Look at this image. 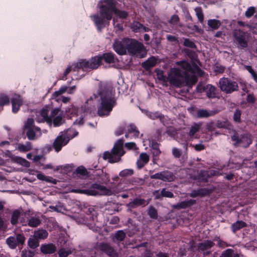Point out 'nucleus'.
<instances>
[{
    "label": "nucleus",
    "instance_id": "nucleus-1",
    "mask_svg": "<svg viewBox=\"0 0 257 257\" xmlns=\"http://www.w3.org/2000/svg\"><path fill=\"white\" fill-rule=\"evenodd\" d=\"M103 3L105 4H103L101 1L98 4L99 15L96 14L90 16L98 32H101L103 29L109 25L110 21L112 18V14H114L121 19H125L128 16L127 12L119 10L116 8V1L103 0Z\"/></svg>",
    "mask_w": 257,
    "mask_h": 257
},
{
    "label": "nucleus",
    "instance_id": "nucleus-2",
    "mask_svg": "<svg viewBox=\"0 0 257 257\" xmlns=\"http://www.w3.org/2000/svg\"><path fill=\"white\" fill-rule=\"evenodd\" d=\"M176 64L183 70L177 68H172L168 76L170 83L176 87H181L183 86L191 87L197 82V77L194 74H190L191 66L189 62L185 60L178 61Z\"/></svg>",
    "mask_w": 257,
    "mask_h": 257
},
{
    "label": "nucleus",
    "instance_id": "nucleus-3",
    "mask_svg": "<svg viewBox=\"0 0 257 257\" xmlns=\"http://www.w3.org/2000/svg\"><path fill=\"white\" fill-rule=\"evenodd\" d=\"M95 97H99V105L97 107V114L100 116H108L116 104V98L112 94V91L108 87L103 84L99 86L97 95Z\"/></svg>",
    "mask_w": 257,
    "mask_h": 257
},
{
    "label": "nucleus",
    "instance_id": "nucleus-4",
    "mask_svg": "<svg viewBox=\"0 0 257 257\" xmlns=\"http://www.w3.org/2000/svg\"><path fill=\"white\" fill-rule=\"evenodd\" d=\"M87 189H73V192L76 193L85 194L88 196L111 195L112 191L105 186L97 183L86 184Z\"/></svg>",
    "mask_w": 257,
    "mask_h": 257
},
{
    "label": "nucleus",
    "instance_id": "nucleus-5",
    "mask_svg": "<svg viewBox=\"0 0 257 257\" xmlns=\"http://www.w3.org/2000/svg\"><path fill=\"white\" fill-rule=\"evenodd\" d=\"M102 64L99 55L92 57L88 60L81 59L75 63L74 69L86 70L88 69H96Z\"/></svg>",
    "mask_w": 257,
    "mask_h": 257
},
{
    "label": "nucleus",
    "instance_id": "nucleus-6",
    "mask_svg": "<svg viewBox=\"0 0 257 257\" xmlns=\"http://www.w3.org/2000/svg\"><path fill=\"white\" fill-rule=\"evenodd\" d=\"M125 41L126 44L127 51L130 54L139 55L142 54L143 52L145 55L146 54L145 47L141 42L136 39L129 38H126Z\"/></svg>",
    "mask_w": 257,
    "mask_h": 257
},
{
    "label": "nucleus",
    "instance_id": "nucleus-7",
    "mask_svg": "<svg viewBox=\"0 0 257 257\" xmlns=\"http://www.w3.org/2000/svg\"><path fill=\"white\" fill-rule=\"evenodd\" d=\"M220 90L226 94H230L238 90V83L229 78L222 77L219 80Z\"/></svg>",
    "mask_w": 257,
    "mask_h": 257
},
{
    "label": "nucleus",
    "instance_id": "nucleus-8",
    "mask_svg": "<svg viewBox=\"0 0 257 257\" xmlns=\"http://www.w3.org/2000/svg\"><path fill=\"white\" fill-rule=\"evenodd\" d=\"M231 140L234 142V146H240L243 148H247L252 143V139L248 134H243L239 135L235 132L231 137Z\"/></svg>",
    "mask_w": 257,
    "mask_h": 257
},
{
    "label": "nucleus",
    "instance_id": "nucleus-9",
    "mask_svg": "<svg viewBox=\"0 0 257 257\" xmlns=\"http://www.w3.org/2000/svg\"><path fill=\"white\" fill-rule=\"evenodd\" d=\"M233 37L239 49H244L247 47V36L246 32L240 29L235 30L233 32Z\"/></svg>",
    "mask_w": 257,
    "mask_h": 257
},
{
    "label": "nucleus",
    "instance_id": "nucleus-10",
    "mask_svg": "<svg viewBox=\"0 0 257 257\" xmlns=\"http://www.w3.org/2000/svg\"><path fill=\"white\" fill-rule=\"evenodd\" d=\"M196 91L198 93H205L206 96L210 99L217 97V88L211 84H208L204 86L198 84L196 87Z\"/></svg>",
    "mask_w": 257,
    "mask_h": 257
},
{
    "label": "nucleus",
    "instance_id": "nucleus-11",
    "mask_svg": "<svg viewBox=\"0 0 257 257\" xmlns=\"http://www.w3.org/2000/svg\"><path fill=\"white\" fill-rule=\"evenodd\" d=\"M150 178L160 179L164 182H172L175 180L176 177L173 172L165 170L150 175Z\"/></svg>",
    "mask_w": 257,
    "mask_h": 257
},
{
    "label": "nucleus",
    "instance_id": "nucleus-12",
    "mask_svg": "<svg viewBox=\"0 0 257 257\" xmlns=\"http://www.w3.org/2000/svg\"><path fill=\"white\" fill-rule=\"evenodd\" d=\"M69 141V138L66 133H62L54 140L53 147L56 152H59L62 147L66 145Z\"/></svg>",
    "mask_w": 257,
    "mask_h": 257
},
{
    "label": "nucleus",
    "instance_id": "nucleus-13",
    "mask_svg": "<svg viewBox=\"0 0 257 257\" xmlns=\"http://www.w3.org/2000/svg\"><path fill=\"white\" fill-rule=\"evenodd\" d=\"M99 250L109 257H118L117 251L110 244L101 242L98 246Z\"/></svg>",
    "mask_w": 257,
    "mask_h": 257
},
{
    "label": "nucleus",
    "instance_id": "nucleus-14",
    "mask_svg": "<svg viewBox=\"0 0 257 257\" xmlns=\"http://www.w3.org/2000/svg\"><path fill=\"white\" fill-rule=\"evenodd\" d=\"M125 40L126 38H123L120 41L116 40L113 44V49L119 55H124L126 54L127 48L126 44L125 43Z\"/></svg>",
    "mask_w": 257,
    "mask_h": 257
},
{
    "label": "nucleus",
    "instance_id": "nucleus-15",
    "mask_svg": "<svg viewBox=\"0 0 257 257\" xmlns=\"http://www.w3.org/2000/svg\"><path fill=\"white\" fill-rule=\"evenodd\" d=\"M211 193L212 190L211 189L206 188H201L196 190H193L189 196L192 198L204 197L210 195Z\"/></svg>",
    "mask_w": 257,
    "mask_h": 257
},
{
    "label": "nucleus",
    "instance_id": "nucleus-16",
    "mask_svg": "<svg viewBox=\"0 0 257 257\" xmlns=\"http://www.w3.org/2000/svg\"><path fill=\"white\" fill-rule=\"evenodd\" d=\"M124 140L122 139L118 140L114 144L112 148V151L114 155L119 156L120 158L124 154L125 152L123 149Z\"/></svg>",
    "mask_w": 257,
    "mask_h": 257
},
{
    "label": "nucleus",
    "instance_id": "nucleus-17",
    "mask_svg": "<svg viewBox=\"0 0 257 257\" xmlns=\"http://www.w3.org/2000/svg\"><path fill=\"white\" fill-rule=\"evenodd\" d=\"M41 252L44 254H50L55 253L57 250L56 246L52 243L42 244L40 247Z\"/></svg>",
    "mask_w": 257,
    "mask_h": 257
},
{
    "label": "nucleus",
    "instance_id": "nucleus-18",
    "mask_svg": "<svg viewBox=\"0 0 257 257\" xmlns=\"http://www.w3.org/2000/svg\"><path fill=\"white\" fill-rule=\"evenodd\" d=\"M126 236V233L124 230H118L112 234L111 240L112 242L118 245L120 242L124 240Z\"/></svg>",
    "mask_w": 257,
    "mask_h": 257
},
{
    "label": "nucleus",
    "instance_id": "nucleus-19",
    "mask_svg": "<svg viewBox=\"0 0 257 257\" xmlns=\"http://www.w3.org/2000/svg\"><path fill=\"white\" fill-rule=\"evenodd\" d=\"M149 202L144 199L137 197L134 199V200L130 202L127 206L131 208H136L139 206H145L149 204Z\"/></svg>",
    "mask_w": 257,
    "mask_h": 257
},
{
    "label": "nucleus",
    "instance_id": "nucleus-20",
    "mask_svg": "<svg viewBox=\"0 0 257 257\" xmlns=\"http://www.w3.org/2000/svg\"><path fill=\"white\" fill-rule=\"evenodd\" d=\"M144 112L145 114L150 119L153 120H155L156 119H159L160 121L163 123V125H165L164 123V119L165 116L161 112L159 111L156 112H151L150 111L145 110Z\"/></svg>",
    "mask_w": 257,
    "mask_h": 257
},
{
    "label": "nucleus",
    "instance_id": "nucleus-21",
    "mask_svg": "<svg viewBox=\"0 0 257 257\" xmlns=\"http://www.w3.org/2000/svg\"><path fill=\"white\" fill-rule=\"evenodd\" d=\"M11 103L12 111L16 113L19 110L20 106L23 104V101L20 95H17L11 99Z\"/></svg>",
    "mask_w": 257,
    "mask_h": 257
},
{
    "label": "nucleus",
    "instance_id": "nucleus-22",
    "mask_svg": "<svg viewBox=\"0 0 257 257\" xmlns=\"http://www.w3.org/2000/svg\"><path fill=\"white\" fill-rule=\"evenodd\" d=\"M190 138L187 134L185 132H182L177 136V141L183 145V148L187 150L188 148V143L190 141Z\"/></svg>",
    "mask_w": 257,
    "mask_h": 257
},
{
    "label": "nucleus",
    "instance_id": "nucleus-23",
    "mask_svg": "<svg viewBox=\"0 0 257 257\" xmlns=\"http://www.w3.org/2000/svg\"><path fill=\"white\" fill-rule=\"evenodd\" d=\"M196 201L193 199H190L188 200H185L181 201L174 205V208L176 209H186L190 207L195 204Z\"/></svg>",
    "mask_w": 257,
    "mask_h": 257
},
{
    "label": "nucleus",
    "instance_id": "nucleus-24",
    "mask_svg": "<svg viewBox=\"0 0 257 257\" xmlns=\"http://www.w3.org/2000/svg\"><path fill=\"white\" fill-rule=\"evenodd\" d=\"M101 57V61L103 60L106 64H112L115 62V55L112 52H106L102 55H99Z\"/></svg>",
    "mask_w": 257,
    "mask_h": 257
},
{
    "label": "nucleus",
    "instance_id": "nucleus-25",
    "mask_svg": "<svg viewBox=\"0 0 257 257\" xmlns=\"http://www.w3.org/2000/svg\"><path fill=\"white\" fill-rule=\"evenodd\" d=\"M157 61V58L155 56H152L149 58L146 61L143 62L142 66L146 71H149L156 65Z\"/></svg>",
    "mask_w": 257,
    "mask_h": 257
},
{
    "label": "nucleus",
    "instance_id": "nucleus-26",
    "mask_svg": "<svg viewBox=\"0 0 257 257\" xmlns=\"http://www.w3.org/2000/svg\"><path fill=\"white\" fill-rule=\"evenodd\" d=\"M214 243L210 240H205L203 242L199 243L197 245L198 251H204L211 249L214 245Z\"/></svg>",
    "mask_w": 257,
    "mask_h": 257
},
{
    "label": "nucleus",
    "instance_id": "nucleus-27",
    "mask_svg": "<svg viewBox=\"0 0 257 257\" xmlns=\"http://www.w3.org/2000/svg\"><path fill=\"white\" fill-rule=\"evenodd\" d=\"M103 159L105 160L108 159V162L110 163L119 162L120 160L119 156L113 154L112 150H111V152L108 151L104 152L103 154Z\"/></svg>",
    "mask_w": 257,
    "mask_h": 257
},
{
    "label": "nucleus",
    "instance_id": "nucleus-28",
    "mask_svg": "<svg viewBox=\"0 0 257 257\" xmlns=\"http://www.w3.org/2000/svg\"><path fill=\"white\" fill-rule=\"evenodd\" d=\"M16 149L22 153H25L32 150V143L26 142L25 144L19 143L18 144Z\"/></svg>",
    "mask_w": 257,
    "mask_h": 257
},
{
    "label": "nucleus",
    "instance_id": "nucleus-29",
    "mask_svg": "<svg viewBox=\"0 0 257 257\" xmlns=\"http://www.w3.org/2000/svg\"><path fill=\"white\" fill-rule=\"evenodd\" d=\"M10 158L15 163L19 164L24 167H29L30 166L29 162L24 158L20 157L14 156L13 155L10 156Z\"/></svg>",
    "mask_w": 257,
    "mask_h": 257
},
{
    "label": "nucleus",
    "instance_id": "nucleus-30",
    "mask_svg": "<svg viewBox=\"0 0 257 257\" xmlns=\"http://www.w3.org/2000/svg\"><path fill=\"white\" fill-rule=\"evenodd\" d=\"M140 160L137 161V164L138 168L141 169L149 162V157L146 153H143L140 155Z\"/></svg>",
    "mask_w": 257,
    "mask_h": 257
},
{
    "label": "nucleus",
    "instance_id": "nucleus-31",
    "mask_svg": "<svg viewBox=\"0 0 257 257\" xmlns=\"http://www.w3.org/2000/svg\"><path fill=\"white\" fill-rule=\"evenodd\" d=\"M33 235L39 240L40 239L47 238L48 236V232L45 229H39L34 231Z\"/></svg>",
    "mask_w": 257,
    "mask_h": 257
},
{
    "label": "nucleus",
    "instance_id": "nucleus-32",
    "mask_svg": "<svg viewBox=\"0 0 257 257\" xmlns=\"http://www.w3.org/2000/svg\"><path fill=\"white\" fill-rule=\"evenodd\" d=\"M246 226V223L242 220H238L231 225L232 231L235 233L237 231Z\"/></svg>",
    "mask_w": 257,
    "mask_h": 257
},
{
    "label": "nucleus",
    "instance_id": "nucleus-33",
    "mask_svg": "<svg viewBox=\"0 0 257 257\" xmlns=\"http://www.w3.org/2000/svg\"><path fill=\"white\" fill-rule=\"evenodd\" d=\"M49 111L47 108H43L40 110V113L44 121L47 122L48 124H51L52 123V120L51 118V117H50V115H48Z\"/></svg>",
    "mask_w": 257,
    "mask_h": 257
},
{
    "label": "nucleus",
    "instance_id": "nucleus-34",
    "mask_svg": "<svg viewBox=\"0 0 257 257\" xmlns=\"http://www.w3.org/2000/svg\"><path fill=\"white\" fill-rule=\"evenodd\" d=\"M147 214L153 219H157L158 217L157 210L153 206L150 205L147 210Z\"/></svg>",
    "mask_w": 257,
    "mask_h": 257
},
{
    "label": "nucleus",
    "instance_id": "nucleus-35",
    "mask_svg": "<svg viewBox=\"0 0 257 257\" xmlns=\"http://www.w3.org/2000/svg\"><path fill=\"white\" fill-rule=\"evenodd\" d=\"M28 245L31 248L35 249L39 245V240L33 235L29 238Z\"/></svg>",
    "mask_w": 257,
    "mask_h": 257
},
{
    "label": "nucleus",
    "instance_id": "nucleus-36",
    "mask_svg": "<svg viewBox=\"0 0 257 257\" xmlns=\"http://www.w3.org/2000/svg\"><path fill=\"white\" fill-rule=\"evenodd\" d=\"M200 127L201 125L196 123L191 125L189 132L187 133L191 139L194 138L195 134L199 130Z\"/></svg>",
    "mask_w": 257,
    "mask_h": 257
},
{
    "label": "nucleus",
    "instance_id": "nucleus-37",
    "mask_svg": "<svg viewBox=\"0 0 257 257\" xmlns=\"http://www.w3.org/2000/svg\"><path fill=\"white\" fill-rule=\"evenodd\" d=\"M41 223V220L39 218L32 216L30 217L28 220V226L32 227L38 226Z\"/></svg>",
    "mask_w": 257,
    "mask_h": 257
},
{
    "label": "nucleus",
    "instance_id": "nucleus-38",
    "mask_svg": "<svg viewBox=\"0 0 257 257\" xmlns=\"http://www.w3.org/2000/svg\"><path fill=\"white\" fill-rule=\"evenodd\" d=\"M127 131L128 132V133H130L131 134H133V136L134 138L139 137L140 132L134 124L132 123L128 126Z\"/></svg>",
    "mask_w": 257,
    "mask_h": 257
},
{
    "label": "nucleus",
    "instance_id": "nucleus-39",
    "mask_svg": "<svg viewBox=\"0 0 257 257\" xmlns=\"http://www.w3.org/2000/svg\"><path fill=\"white\" fill-rule=\"evenodd\" d=\"M208 25L213 30L218 29L221 26L220 21L216 19H211L208 21Z\"/></svg>",
    "mask_w": 257,
    "mask_h": 257
},
{
    "label": "nucleus",
    "instance_id": "nucleus-40",
    "mask_svg": "<svg viewBox=\"0 0 257 257\" xmlns=\"http://www.w3.org/2000/svg\"><path fill=\"white\" fill-rule=\"evenodd\" d=\"M21 213L18 210H15L12 213L11 222L13 225H16L18 222Z\"/></svg>",
    "mask_w": 257,
    "mask_h": 257
},
{
    "label": "nucleus",
    "instance_id": "nucleus-41",
    "mask_svg": "<svg viewBox=\"0 0 257 257\" xmlns=\"http://www.w3.org/2000/svg\"><path fill=\"white\" fill-rule=\"evenodd\" d=\"M196 116L198 118H207L210 116V113L206 109H199L196 112Z\"/></svg>",
    "mask_w": 257,
    "mask_h": 257
},
{
    "label": "nucleus",
    "instance_id": "nucleus-42",
    "mask_svg": "<svg viewBox=\"0 0 257 257\" xmlns=\"http://www.w3.org/2000/svg\"><path fill=\"white\" fill-rule=\"evenodd\" d=\"M64 122V120L63 119L62 116L59 115L53 118L52 122L54 126L57 127L60 126Z\"/></svg>",
    "mask_w": 257,
    "mask_h": 257
},
{
    "label": "nucleus",
    "instance_id": "nucleus-43",
    "mask_svg": "<svg viewBox=\"0 0 257 257\" xmlns=\"http://www.w3.org/2000/svg\"><path fill=\"white\" fill-rule=\"evenodd\" d=\"M6 242L11 248L15 249L17 247V243H16L15 236H11L7 238Z\"/></svg>",
    "mask_w": 257,
    "mask_h": 257
},
{
    "label": "nucleus",
    "instance_id": "nucleus-44",
    "mask_svg": "<svg viewBox=\"0 0 257 257\" xmlns=\"http://www.w3.org/2000/svg\"><path fill=\"white\" fill-rule=\"evenodd\" d=\"M241 111L239 109H236L233 114V119L234 122L239 123L241 121Z\"/></svg>",
    "mask_w": 257,
    "mask_h": 257
},
{
    "label": "nucleus",
    "instance_id": "nucleus-45",
    "mask_svg": "<svg viewBox=\"0 0 257 257\" xmlns=\"http://www.w3.org/2000/svg\"><path fill=\"white\" fill-rule=\"evenodd\" d=\"M196 15L199 21L202 23L204 21V15L201 7H197L195 9Z\"/></svg>",
    "mask_w": 257,
    "mask_h": 257
},
{
    "label": "nucleus",
    "instance_id": "nucleus-46",
    "mask_svg": "<svg viewBox=\"0 0 257 257\" xmlns=\"http://www.w3.org/2000/svg\"><path fill=\"white\" fill-rule=\"evenodd\" d=\"M183 45L187 47L192 48V49H196L197 46L191 40L188 38L184 39V41Z\"/></svg>",
    "mask_w": 257,
    "mask_h": 257
},
{
    "label": "nucleus",
    "instance_id": "nucleus-47",
    "mask_svg": "<svg viewBox=\"0 0 257 257\" xmlns=\"http://www.w3.org/2000/svg\"><path fill=\"white\" fill-rule=\"evenodd\" d=\"M134 170L131 169H124L120 171L119 173V175L120 177H125L127 176H132L134 174Z\"/></svg>",
    "mask_w": 257,
    "mask_h": 257
},
{
    "label": "nucleus",
    "instance_id": "nucleus-48",
    "mask_svg": "<svg viewBox=\"0 0 257 257\" xmlns=\"http://www.w3.org/2000/svg\"><path fill=\"white\" fill-rule=\"evenodd\" d=\"M72 253L70 249H66L62 248L58 251V255L59 257H67L69 254Z\"/></svg>",
    "mask_w": 257,
    "mask_h": 257
},
{
    "label": "nucleus",
    "instance_id": "nucleus-49",
    "mask_svg": "<svg viewBox=\"0 0 257 257\" xmlns=\"http://www.w3.org/2000/svg\"><path fill=\"white\" fill-rule=\"evenodd\" d=\"M26 136L29 140H36V133L34 130L32 128L27 129Z\"/></svg>",
    "mask_w": 257,
    "mask_h": 257
},
{
    "label": "nucleus",
    "instance_id": "nucleus-50",
    "mask_svg": "<svg viewBox=\"0 0 257 257\" xmlns=\"http://www.w3.org/2000/svg\"><path fill=\"white\" fill-rule=\"evenodd\" d=\"M10 104L9 97L5 95L0 96V106L3 107L5 105H9Z\"/></svg>",
    "mask_w": 257,
    "mask_h": 257
},
{
    "label": "nucleus",
    "instance_id": "nucleus-51",
    "mask_svg": "<svg viewBox=\"0 0 257 257\" xmlns=\"http://www.w3.org/2000/svg\"><path fill=\"white\" fill-rule=\"evenodd\" d=\"M132 29L135 32H139L142 29H145V27L139 22H136L133 25Z\"/></svg>",
    "mask_w": 257,
    "mask_h": 257
},
{
    "label": "nucleus",
    "instance_id": "nucleus-52",
    "mask_svg": "<svg viewBox=\"0 0 257 257\" xmlns=\"http://www.w3.org/2000/svg\"><path fill=\"white\" fill-rule=\"evenodd\" d=\"M17 246L20 244L23 245L25 241V237L23 234H18L15 237Z\"/></svg>",
    "mask_w": 257,
    "mask_h": 257
},
{
    "label": "nucleus",
    "instance_id": "nucleus-53",
    "mask_svg": "<svg viewBox=\"0 0 257 257\" xmlns=\"http://www.w3.org/2000/svg\"><path fill=\"white\" fill-rule=\"evenodd\" d=\"M161 194L162 196V197H168V198H173L174 197L173 193L169 191L166 190V188H163L161 191Z\"/></svg>",
    "mask_w": 257,
    "mask_h": 257
},
{
    "label": "nucleus",
    "instance_id": "nucleus-54",
    "mask_svg": "<svg viewBox=\"0 0 257 257\" xmlns=\"http://www.w3.org/2000/svg\"><path fill=\"white\" fill-rule=\"evenodd\" d=\"M255 12V8L253 7H250L247 9V10L245 12V16L247 18H249L254 15Z\"/></svg>",
    "mask_w": 257,
    "mask_h": 257
},
{
    "label": "nucleus",
    "instance_id": "nucleus-55",
    "mask_svg": "<svg viewBox=\"0 0 257 257\" xmlns=\"http://www.w3.org/2000/svg\"><path fill=\"white\" fill-rule=\"evenodd\" d=\"M35 255L34 251L24 249L22 252V257H33Z\"/></svg>",
    "mask_w": 257,
    "mask_h": 257
},
{
    "label": "nucleus",
    "instance_id": "nucleus-56",
    "mask_svg": "<svg viewBox=\"0 0 257 257\" xmlns=\"http://www.w3.org/2000/svg\"><path fill=\"white\" fill-rule=\"evenodd\" d=\"M124 147L129 150H137L138 149V148L137 147L136 143L134 142L126 143L124 144Z\"/></svg>",
    "mask_w": 257,
    "mask_h": 257
},
{
    "label": "nucleus",
    "instance_id": "nucleus-57",
    "mask_svg": "<svg viewBox=\"0 0 257 257\" xmlns=\"http://www.w3.org/2000/svg\"><path fill=\"white\" fill-rule=\"evenodd\" d=\"M76 171L77 174H79L83 176L86 175L88 174V172L86 168L82 166L77 167Z\"/></svg>",
    "mask_w": 257,
    "mask_h": 257
},
{
    "label": "nucleus",
    "instance_id": "nucleus-58",
    "mask_svg": "<svg viewBox=\"0 0 257 257\" xmlns=\"http://www.w3.org/2000/svg\"><path fill=\"white\" fill-rule=\"evenodd\" d=\"M34 124V120L32 118H29L27 119V121L25 123L24 128L25 129H29L32 128V127Z\"/></svg>",
    "mask_w": 257,
    "mask_h": 257
},
{
    "label": "nucleus",
    "instance_id": "nucleus-59",
    "mask_svg": "<svg viewBox=\"0 0 257 257\" xmlns=\"http://www.w3.org/2000/svg\"><path fill=\"white\" fill-rule=\"evenodd\" d=\"M37 178L41 181H45L46 182H51V181L49 177H47L42 173H38L37 175Z\"/></svg>",
    "mask_w": 257,
    "mask_h": 257
},
{
    "label": "nucleus",
    "instance_id": "nucleus-60",
    "mask_svg": "<svg viewBox=\"0 0 257 257\" xmlns=\"http://www.w3.org/2000/svg\"><path fill=\"white\" fill-rule=\"evenodd\" d=\"M232 252V249H227L221 253L219 257H231Z\"/></svg>",
    "mask_w": 257,
    "mask_h": 257
},
{
    "label": "nucleus",
    "instance_id": "nucleus-61",
    "mask_svg": "<svg viewBox=\"0 0 257 257\" xmlns=\"http://www.w3.org/2000/svg\"><path fill=\"white\" fill-rule=\"evenodd\" d=\"M74 64L73 65H72V66H70V67H67L66 70H65L64 72V74H63V79H66V77H67V75L70 73V72L72 70H73L74 71H77L79 69H76L75 70H74Z\"/></svg>",
    "mask_w": 257,
    "mask_h": 257
},
{
    "label": "nucleus",
    "instance_id": "nucleus-62",
    "mask_svg": "<svg viewBox=\"0 0 257 257\" xmlns=\"http://www.w3.org/2000/svg\"><path fill=\"white\" fill-rule=\"evenodd\" d=\"M153 160H157L159 159V156L161 153L160 150H151Z\"/></svg>",
    "mask_w": 257,
    "mask_h": 257
},
{
    "label": "nucleus",
    "instance_id": "nucleus-63",
    "mask_svg": "<svg viewBox=\"0 0 257 257\" xmlns=\"http://www.w3.org/2000/svg\"><path fill=\"white\" fill-rule=\"evenodd\" d=\"M172 154L173 156L177 158H179L181 156V152L177 148H174L172 150Z\"/></svg>",
    "mask_w": 257,
    "mask_h": 257
},
{
    "label": "nucleus",
    "instance_id": "nucleus-64",
    "mask_svg": "<svg viewBox=\"0 0 257 257\" xmlns=\"http://www.w3.org/2000/svg\"><path fill=\"white\" fill-rule=\"evenodd\" d=\"M179 21V18L178 15H173L169 23L173 24H176Z\"/></svg>",
    "mask_w": 257,
    "mask_h": 257
}]
</instances>
